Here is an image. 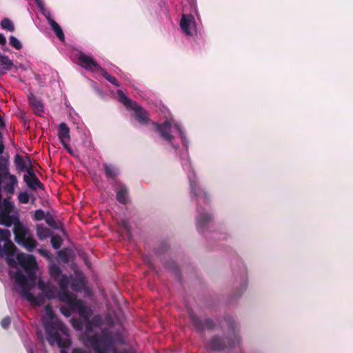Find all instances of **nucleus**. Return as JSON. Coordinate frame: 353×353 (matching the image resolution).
<instances>
[{
  "instance_id": "nucleus-1",
  "label": "nucleus",
  "mask_w": 353,
  "mask_h": 353,
  "mask_svg": "<svg viewBox=\"0 0 353 353\" xmlns=\"http://www.w3.org/2000/svg\"><path fill=\"white\" fill-rule=\"evenodd\" d=\"M11 233L8 229L0 228V258L6 256L10 267L9 275L14 282V289L22 298L32 305H41L46 297L48 299H58L65 305L83 307L81 300L68 291L70 278L62 274L60 266L55 263L50 265L49 272L52 279L57 282L59 290L50 282L42 279L38 281V288L41 291L34 296L31 290L36 285L37 264L34 256L17 252V249L10 240Z\"/></svg>"
},
{
  "instance_id": "nucleus-2",
  "label": "nucleus",
  "mask_w": 353,
  "mask_h": 353,
  "mask_svg": "<svg viewBox=\"0 0 353 353\" xmlns=\"http://www.w3.org/2000/svg\"><path fill=\"white\" fill-rule=\"evenodd\" d=\"M117 94L119 101L127 108L134 111L136 121L141 125H154L163 146L181 159L183 169L188 179L191 198L196 203V229L200 234H204L208 231L213 221L212 210L209 205L210 196L205 189L200 185L192 168L188 152L190 140L184 126L170 115H165V119L162 123L152 121L148 112L128 98L121 90H118ZM168 114H170L168 112Z\"/></svg>"
},
{
  "instance_id": "nucleus-3",
  "label": "nucleus",
  "mask_w": 353,
  "mask_h": 353,
  "mask_svg": "<svg viewBox=\"0 0 353 353\" xmlns=\"http://www.w3.org/2000/svg\"><path fill=\"white\" fill-rule=\"evenodd\" d=\"M81 302L83 306L82 310L78 307L63 305L60 307V311L66 317H69L72 314L77 312L79 316L83 320L85 332L83 334L82 338L84 342L90 345L94 350L92 340L98 341L101 339L103 336V332L108 330L109 332L108 334L114 341V346L117 343H122V337L119 334L114 337L112 332L108 328L103 329L100 334H96L93 333V327H100L103 324V319L100 315H95L91 319H90L92 315V310L91 307L88 306L83 301L81 300Z\"/></svg>"
},
{
  "instance_id": "nucleus-4",
  "label": "nucleus",
  "mask_w": 353,
  "mask_h": 353,
  "mask_svg": "<svg viewBox=\"0 0 353 353\" xmlns=\"http://www.w3.org/2000/svg\"><path fill=\"white\" fill-rule=\"evenodd\" d=\"M42 322L49 343L51 345H57L61 348V353L63 350L67 353L64 348L70 344L68 328L54 316L52 309L49 305L45 307V314L42 317Z\"/></svg>"
},
{
  "instance_id": "nucleus-5",
  "label": "nucleus",
  "mask_w": 353,
  "mask_h": 353,
  "mask_svg": "<svg viewBox=\"0 0 353 353\" xmlns=\"http://www.w3.org/2000/svg\"><path fill=\"white\" fill-rule=\"evenodd\" d=\"M223 323L228 328V336L222 339L219 336L212 338L207 343V348L212 350H222L229 347L231 353H244L241 347L239 325L231 316H226Z\"/></svg>"
},
{
  "instance_id": "nucleus-6",
  "label": "nucleus",
  "mask_w": 353,
  "mask_h": 353,
  "mask_svg": "<svg viewBox=\"0 0 353 353\" xmlns=\"http://www.w3.org/2000/svg\"><path fill=\"white\" fill-rule=\"evenodd\" d=\"M233 275L235 277V286L232 291V296L240 298L248 288V273L243 261L238 259L235 264L232 265Z\"/></svg>"
},
{
  "instance_id": "nucleus-7",
  "label": "nucleus",
  "mask_w": 353,
  "mask_h": 353,
  "mask_svg": "<svg viewBox=\"0 0 353 353\" xmlns=\"http://www.w3.org/2000/svg\"><path fill=\"white\" fill-rule=\"evenodd\" d=\"M13 232L15 241L27 251L32 252L37 247V241L33 238L30 230L22 223H15Z\"/></svg>"
},
{
  "instance_id": "nucleus-8",
  "label": "nucleus",
  "mask_w": 353,
  "mask_h": 353,
  "mask_svg": "<svg viewBox=\"0 0 353 353\" xmlns=\"http://www.w3.org/2000/svg\"><path fill=\"white\" fill-rule=\"evenodd\" d=\"M108 331L105 330L103 332V336L98 340L93 341L92 343L94 347V351L97 353H109L114 350V341L108 334ZM61 353H65V351H62ZM72 353H87L86 352L82 351L80 349H74Z\"/></svg>"
},
{
  "instance_id": "nucleus-9",
  "label": "nucleus",
  "mask_w": 353,
  "mask_h": 353,
  "mask_svg": "<svg viewBox=\"0 0 353 353\" xmlns=\"http://www.w3.org/2000/svg\"><path fill=\"white\" fill-rule=\"evenodd\" d=\"M40 12L45 17L51 29L61 41H64L65 36L61 26L52 19L51 12L46 9L43 0H34Z\"/></svg>"
},
{
  "instance_id": "nucleus-10",
  "label": "nucleus",
  "mask_w": 353,
  "mask_h": 353,
  "mask_svg": "<svg viewBox=\"0 0 353 353\" xmlns=\"http://www.w3.org/2000/svg\"><path fill=\"white\" fill-rule=\"evenodd\" d=\"M179 26L181 32L186 37H192L197 32L195 18L192 14H183L180 19Z\"/></svg>"
},
{
  "instance_id": "nucleus-11",
  "label": "nucleus",
  "mask_w": 353,
  "mask_h": 353,
  "mask_svg": "<svg viewBox=\"0 0 353 353\" xmlns=\"http://www.w3.org/2000/svg\"><path fill=\"white\" fill-rule=\"evenodd\" d=\"M78 64L84 69L90 72H99L102 68L97 63L92 56L79 51L76 54Z\"/></svg>"
},
{
  "instance_id": "nucleus-12",
  "label": "nucleus",
  "mask_w": 353,
  "mask_h": 353,
  "mask_svg": "<svg viewBox=\"0 0 353 353\" xmlns=\"http://www.w3.org/2000/svg\"><path fill=\"white\" fill-rule=\"evenodd\" d=\"M23 180L27 185L32 190L43 188V185L34 174L32 168L27 170V174H24Z\"/></svg>"
},
{
  "instance_id": "nucleus-13",
  "label": "nucleus",
  "mask_w": 353,
  "mask_h": 353,
  "mask_svg": "<svg viewBox=\"0 0 353 353\" xmlns=\"http://www.w3.org/2000/svg\"><path fill=\"white\" fill-rule=\"evenodd\" d=\"M190 318L192 323L199 331L203 330L205 329H211L214 327V322L210 319L201 320L193 313H190Z\"/></svg>"
},
{
  "instance_id": "nucleus-14",
  "label": "nucleus",
  "mask_w": 353,
  "mask_h": 353,
  "mask_svg": "<svg viewBox=\"0 0 353 353\" xmlns=\"http://www.w3.org/2000/svg\"><path fill=\"white\" fill-rule=\"evenodd\" d=\"M28 101L30 105L33 109L34 112L39 117L43 116L45 112L44 106L41 101L36 97L33 94L28 95Z\"/></svg>"
},
{
  "instance_id": "nucleus-15",
  "label": "nucleus",
  "mask_w": 353,
  "mask_h": 353,
  "mask_svg": "<svg viewBox=\"0 0 353 353\" xmlns=\"http://www.w3.org/2000/svg\"><path fill=\"white\" fill-rule=\"evenodd\" d=\"M116 197L117 200L123 204L128 202V190L124 184H117L116 189Z\"/></svg>"
},
{
  "instance_id": "nucleus-16",
  "label": "nucleus",
  "mask_w": 353,
  "mask_h": 353,
  "mask_svg": "<svg viewBox=\"0 0 353 353\" xmlns=\"http://www.w3.org/2000/svg\"><path fill=\"white\" fill-rule=\"evenodd\" d=\"M58 137L60 140L61 144L65 143L66 142H70V128L65 123H61L59 125V132H58Z\"/></svg>"
},
{
  "instance_id": "nucleus-17",
  "label": "nucleus",
  "mask_w": 353,
  "mask_h": 353,
  "mask_svg": "<svg viewBox=\"0 0 353 353\" xmlns=\"http://www.w3.org/2000/svg\"><path fill=\"white\" fill-rule=\"evenodd\" d=\"M104 172L108 179H115L119 174V168L111 163H104Z\"/></svg>"
},
{
  "instance_id": "nucleus-18",
  "label": "nucleus",
  "mask_w": 353,
  "mask_h": 353,
  "mask_svg": "<svg viewBox=\"0 0 353 353\" xmlns=\"http://www.w3.org/2000/svg\"><path fill=\"white\" fill-rule=\"evenodd\" d=\"M37 234L40 240H44L51 236V231L47 227L38 225L37 228Z\"/></svg>"
},
{
  "instance_id": "nucleus-19",
  "label": "nucleus",
  "mask_w": 353,
  "mask_h": 353,
  "mask_svg": "<svg viewBox=\"0 0 353 353\" xmlns=\"http://www.w3.org/2000/svg\"><path fill=\"white\" fill-rule=\"evenodd\" d=\"M24 346L26 349L27 353H39L37 344H34L28 338L23 339Z\"/></svg>"
},
{
  "instance_id": "nucleus-20",
  "label": "nucleus",
  "mask_w": 353,
  "mask_h": 353,
  "mask_svg": "<svg viewBox=\"0 0 353 353\" xmlns=\"http://www.w3.org/2000/svg\"><path fill=\"white\" fill-rule=\"evenodd\" d=\"M1 26L3 29L6 30L10 32H13L14 30V26L12 21L8 18H4L1 21Z\"/></svg>"
},
{
  "instance_id": "nucleus-21",
  "label": "nucleus",
  "mask_w": 353,
  "mask_h": 353,
  "mask_svg": "<svg viewBox=\"0 0 353 353\" xmlns=\"http://www.w3.org/2000/svg\"><path fill=\"white\" fill-rule=\"evenodd\" d=\"M0 61L3 65V69L6 70H10L13 66V62L8 58V56L3 54L0 56Z\"/></svg>"
},
{
  "instance_id": "nucleus-22",
  "label": "nucleus",
  "mask_w": 353,
  "mask_h": 353,
  "mask_svg": "<svg viewBox=\"0 0 353 353\" xmlns=\"http://www.w3.org/2000/svg\"><path fill=\"white\" fill-rule=\"evenodd\" d=\"M84 288L83 282L79 279H74L71 283V288L75 292H81Z\"/></svg>"
},
{
  "instance_id": "nucleus-23",
  "label": "nucleus",
  "mask_w": 353,
  "mask_h": 353,
  "mask_svg": "<svg viewBox=\"0 0 353 353\" xmlns=\"http://www.w3.org/2000/svg\"><path fill=\"white\" fill-rule=\"evenodd\" d=\"M99 72L101 73L103 77L110 83L116 86H119V84L117 82V79L114 77L109 74L105 70L102 68V70H100Z\"/></svg>"
},
{
  "instance_id": "nucleus-24",
  "label": "nucleus",
  "mask_w": 353,
  "mask_h": 353,
  "mask_svg": "<svg viewBox=\"0 0 353 353\" xmlns=\"http://www.w3.org/2000/svg\"><path fill=\"white\" fill-rule=\"evenodd\" d=\"M9 43L11 46H12L17 50H21L22 48V44L21 41L14 36L10 37Z\"/></svg>"
},
{
  "instance_id": "nucleus-25",
  "label": "nucleus",
  "mask_w": 353,
  "mask_h": 353,
  "mask_svg": "<svg viewBox=\"0 0 353 353\" xmlns=\"http://www.w3.org/2000/svg\"><path fill=\"white\" fill-rule=\"evenodd\" d=\"M15 163H16V165L17 167V168L19 170H26L28 169L27 168V164L26 163V161L21 157H17L16 159H15Z\"/></svg>"
},
{
  "instance_id": "nucleus-26",
  "label": "nucleus",
  "mask_w": 353,
  "mask_h": 353,
  "mask_svg": "<svg viewBox=\"0 0 353 353\" xmlns=\"http://www.w3.org/2000/svg\"><path fill=\"white\" fill-rule=\"evenodd\" d=\"M18 200L21 203L26 204L29 202L30 196L27 192H20L18 195Z\"/></svg>"
},
{
  "instance_id": "nucleus-27",
  "label": "nucleus",
  "mask_w": 353,
  "mask_h": 353,
  "mask_svg": "<svg viewBox=\"0 0 353 353\" xmlns=\"http://www.w3.org/2000/svg\"><path fill=\"white\" fill-rule=\"evenodd\" d=\"M121 226L127 232L128 234H130V226L128 221L123 219L121 221Z\"/></svg>"
},
{
  "instance_id": "nucleus-28",
  "label": "nucleus",
  "mask_w": 353,
  "mask_h": 353,
  "mask_svg": "<svg viewBox=\"0 0 353 353\" xmlns=\"http://www.w3.org/2000/svg\"><path fill=\"white\" fill-rule=\"evenodd\" d=\"M51 244L52 245V247L55 249V250H57L60 248L61 246V241H60V239L59 238H57V237H54V236H52L51 238Z\"/></svg>"
},
{
  "instance_id": "nucleus-29",
  "label": "nucleus",
  "mask_w": 353,
  "mask_h": 353,
  "mask_svg": "<svg viewBox=\"0 0 353 353\" xmlns=\"http://www.w3.org/2000/svg\"><path fill=\"white\" fill-rule=\"evenodd\" d=\"M34 219L37 221L42 220L45 216V212L42 210H37L34 212Z\"/></svg>"
},
{
  "instance_id": "nucleus-30",
  "label": "nucleus",
  "mask_w": 353,
  "mask_h": 353,
  "mask_svg": "<svg viewBox=\"0 0 353 353\" xmlns=\"http://www.w3.org/2000/svg\"><path fill=\"white\" fill-rule=\"evenodd\" d=\"M11 320L9 316L3 318L1 322V325L4 329H8L10 325Z\"/></svg>"
},
{
  "instance_id": "nucleus-31",
  "label": "nucleus",
  "mask_w": 353,
  "mask_h": 353,
  "mask_svg": "<svg viewBox=\"0 0 353 353\" xmlns=\"http://www.w3.org/2000/svg\"><path fill=\"white\" fill-rule=\"evenodd\" d=\"M62 145L63 146V148L67 150V152L71 154V155H74V150L71 148L70 144H69V142H66L65 143H63Z\"/></svg>"
},
{
  "instance_id": "nucleus-32",
  "label": "nucleus",
  "mask_w": 353,
  "mask_h": 353,
  "mask_svg": "<svg viewBox=\"0 0 353 353\" xmlns=\"http://www.w3.org/2000/svg\"><path fill=\"white\" fill-rule=\"evenodd\" d=\"M72 325H73V327H74L76 330H82V328H83V324H82V323H81V321H79V320H74V321H73Z\"/></svg>"
},
{
  "instance_id": "nucleus-33",
  "label": "nucleus",
  "mask_w": 353,
  "mask_h": 353,
  "mask_svg": "<svg viewBox=\"0 0 353 353\" xmlns=\"http://www.w3.org/2000/svg\"><path fill=\"white\" fill-rule=\"evenodd\" d=\"M37 252L46 258H50L49 252L46 250L39 249Z\"/></svg>"
},
{
  "instance_id": "nucleus-34",
  "label": "nucleus",
  "mask_w": 353,
  "mask_h": 353,
  "mask_svg": "<svg viewBox=\"0 0 353 353\" xmlns=\"http://www.w3.org/2000/svg\"><path fill=\"white\" fill-rule=\"evenodd\" d=\"M6 43V39L4 35L0 33V44L4 46Z\"/></svg>"
},
{
  "instance_id": "nucleus-35",
  "label": "nucleus",
  "mask_w": 353,
  "mask_h": 353,
  "mask_svg": "<svg viewBox=\"0 0 353 353\" xmlns=\"http://www.w3.org/2000/svg\"><path fill=\"white\" fill-rule=\"evenodd\" d=\"M93 88L95 89V90L99 94H101V90L98 87L94 85Z\"/></svg>"
},
{
  "instance_id": "nucleus-36",
  "label": "nucleus",
  "mask_w": 353,
  "mask_h": 353,
  "mask_svg": "<svg viewBox=\"0 0 353 353\" xmlns=\"http://www.w3.org/2000/svg\"><path fill=\"white\" fill-rule=\"evenodd\" d=\"M3 145L2 144H0V154L3 152Z\"/></svg>"
},
{
  "instance_id": "nucleus-37",
  "label": "nucleus",
  "mask_w": 353,
  "mask_h": 353,
  "mask_svg": "<svg viewBox=\"0 0 353 353\" xmlns=\"http://www.w3.org/2000/svg\"><path fill=\"white\" fill-rule=\"evenodd\" d=\"M114 353H128L127 351L117 352L114 350Z\"/></svg>"
},
{
  "instance_id": "nucleus-38",
  "label": "nucleus",
  "mask_w": 353,
  "mask_h": 353,
  "mask_svg": "<svg viewBox=\"0 0 353 353\" xmlns=\"http://www.w3.org/2000/svg\"><path fill=\"white\" fill-rule=\"evenodd\" d=\"M41 339V343L42 345H43V343H44V341H43V339L41 337V336H39Z\"/></svg>"
},
{
  "instance_id": "nucleus-39",
  "label": "nucleus",
  "mask_w": 353,
  "mask_h": 353,
  "mask_svg": "<svg viewBox=\"0 0 353 353\" xmlns=\"http://www.w3.org/2000/svg\"><path fill=\"white\" fill-rule=\"evenodd\" d=\"M3 54L1 53H0V56H2Z\"/></svg>"
}]
</instances>
